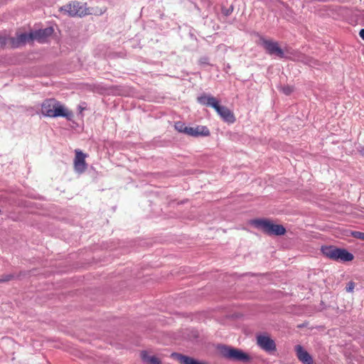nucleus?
I'll return each instance as SVG.
<instances>
[{"mask_svg": "<svg viewBox=\"0 0 364 364\" xmlns=\"http://www.w3.org/2000/svg\"><path fill=\"white\" fill-rule=\"evenodd\" d=\"M41 112L44 116L49 117H63L71 119L73 114L63 105L55 99L46 100L41 105Z\"/></svg>", "mask_w": 364, "mask_h": 364, "instance_id": "f257e3e1", "label": "nucleus"}, {"mask_svg": "<svg viewBox=\"0 0 364 364\" xmlns=\"http://www.w3.org/2000/svg\"><path fill=\"white\" fill-rule=\"evenodd\" d=\"M60 11L72 17H82L89 14H102L105 11V9H100V12H97L93 11L92 9L87 8L85 4H82L78 1H72L62 6Z\"/></svg>", "mask_w": 364, "mask_h": 364, "instance_id": "f03ea898", "label": "nucleus"}, {"mask_svg": "<svg viewBox=\"0 0 364 364\" xmlns=\"http://www.w3.org/2000/svg\"><path fill=\"white\" fill-rule=\"evenodd\" d=\"M321 252L326 257L336 261L350 262L354 258L353 254L346 250L334 246L322 247Z\"/></svg>", "mask_w": 364, "mask_h": 364, "instance_id": "7ed1b4c3", "label": "nucleus"}, {"mask_svg": "<svg viewBox=\"0 0 364 364\" xmlns=\"http://www.w3.org/2000/svg\"><path fill=\"white\" fill-rule=\"evenodd\" d=\"M251 223L269 235H283L286 232L282 225L274 224L269 220L257 219L252 220Z\"/></svg>", "mask_w": 364, "mask_h": 364, "instance_id": "20e7f679", "label": "nucleus"}, {"mask_svg": "<svg viewBox=\"0 0 364 364\" xmlns=\"http://www.w3.org/2000/svg\"><path fill=\"white\" fill-rule=\"evenodd\" d=\"M222 355L228 359L235 361L247 362L250 360V356L240 349L223 346L220 347Z\"/></svg>", "mask_w": 364, "mask_h": 364, "instance_id": "39448f33", "label": "nucleus"}, {"mask_svg": "<svg viewBox=\"0 0 364 364\" xmlns=\"http://www.w3.org/2000/svg\"><path fill=\"white\" fill-rule=\"evenodd\" d=\"M261 42L262 46L269 55H274L280 58L286 57L284 50L279 46L277 42L267 39H262Z\"/></svg>", "mask_w": 364, "mask_h": 364, "instance_id": "423d86ee", "label": "nucleus"}, {"mask_svg": "<svg viewBox=\"0 0 364 364\" xmlns=\"http://www.w3.org/2000/svg\"><path fill=\"white\" fill-rule=\"evenodd\" d=\"M257 343L262 350L267 352H272L276 350V344L274 341L268 336H257Z\"/></svg>", "mask_w": 364, "mask_h": 364, "instance_id": "0eeeda50", "label": "nucleus"}, {"mask_svg": "<svg viewBox=\"0 0 364 364\" xmlns=\"http://www.w3.org/2000/svg\"><path fill=\"white\" fill-rule=\"evenodd\" d=\"M53 33V28L52 27H48L30 33V38L31 40H36L39 43H44L47 38L50 36Z\"/></svg>", "mask_w": 364, "mask_h": 364, "instance_id": "6e6552de", "label": "nucleus"}, {"mask_svg": "<svg viewBox=\"0 0 364 364\" xmlns=\"http://www.w3.org/2000/svg\"><path fill=\"white\" fill-rule=\"evenodd\" d=\"M86 155L83 154L80 150H75V157L74 159V168L75 171L77 173H82L87 168L85 163Z\"/></svg>", "mask_w": 364, "mask_h": 364, "instance_id": "1a4fd4ad", "label": "nucleus"}, {"mask_svg": "<svg viewBox=\"0 0 364 364\" xmlns=\"http://www.w3.org/2000/svg\"><path fill=\"white\" fill-rule=\"evenodd\" d=\"M215 110L225 122L232 124L235 122L233 112L227 107L220 106L218 104Z\"/></svg>", "mask_w": 364, "mask_h": 364, "instance_id": "9d476101", "label": "nucleus"}, {"mask_svg": "<svg viewBox=\"0 0 364 364\" xmlns=\"http://www.w3.org/2000/svg\"><path fill=\"white\" fill-rule=\"evenodd\" d=\"M295 351L298 359L304 364H313V358L309 353L299 345L295 346Z\"/></svg>", "mask_w": 364, "mask_h": 364, "instance_id": "9b49d317", "label": "nucleus"}, {"mask_svg": "<svg viewBox=\"0 0 364 364\" xmlns=\"http://www.w3.org/2000/svg\"><path fill=\"white\" fill-rule=\"evenodd\" d=\"M198 101L201 105L211 107L214 109H215L218 105L219 104L218 101L215 97L206 95H203L202 96L198 97Z\"/></svg>", "mask_w": 364, "mask_h": 364, "instance_id": "f8f14e48", "label": "nucleus"}, {"mask_svg": "<svg viewBox=\"0 0 364 364\" xmlns=\"http://www.w3.org/2000/svg\"><path fill=\"white\" fill-rule=\"evenodd\" d=\"M171 357L173 359L178 360L181 364H206L205 363L199 362L196 360H194L192 358L183 355L181 354L176 353H172Z\"/></svg>", "mask_w": 364, "mask_h": 364, "instance_id": "ddd939ff", "label": "nucleus"}, {"mask_svg": "<svg viewBox=\"0 0 364 364\" xmlns=\"http://www.w3.org/2000/svg\"><path fill=\"white\" fill-rule=\"evenodd\" d=\"M141 357L143 361L147 364H161V361L158 358L149 355L146 351L141 352Z\"/></svg>", "mask_w": 364, "mask_h": 364, "instance_id": "4468645a", "label": "nucleus"}, {"mask_svg": "<svg viewBox=\"0 0 364 364\" xmlns=\"http://www.w3.org/2000/svg\"><path fill=\"white\" fill-rule=\"evenodd\" d=\"M195 128V132H196V136H208L210 134V132L208 129L205 127L203 126H197Z\"/></svg>", "mask_w": 364, "mask_h": 364, "instance_id": "2eb2a0df", "label": "nucleus"}, {"mask_svg": "<svg viewBox=\"0 0 364 364\" xmlns=\"http://www.w3.org/2000/svg\"><path fill=\"white\" fill-rule=\"evenodd\" d=\"M32 41L30 38V33L29 34L21 33V34L18 36V37H17V43L15 44V46H18L19 44L24 43H26V41Z\"/></svg>", "mask_w": 364, "mask_h": 364, "instance_id": "dca6fc26", "label": "nucleus"}, {"mask_svg": "<svg viewBox=\"0 0 364 364\" xmlns=\"http://www.w3.org/2000/svg\"><path fill=\"white\" fill-rule=\"evenodd\" d=\"M175 129L179 132L186 134L187 126L182 122H177L175 123Z\"/></svg>", "mask_w": 364, "mask_h": 364, "instance_id": "f3484780", "label": "nucleus"}, {"mask_svg": "<svg viewBox=\"0 0 364 364\" xmlns=\"http://www.w3.org/2000/svg\"><path fill=\"white\" fill-rule=\"evenodd\" d=\"M282 92L287 95H290L292 91H293V87H291V86H289V85H287V86H284L282 87Z\"/></svg>", "mask_w": 364, "mask_h": 364, "instance_id": "a211bd4d", "label": "nucleus"}, {"mask_svg": "<svg viewBox=\"0 0 364 364\" xmlns=\"http://www.w3.org/2000/svg\"><path fill=\"white\" fill-rule=\"evenodd\" d=\"M353 236L364 241V232L355 231L353 232Z\"/></svg>", "mask_w": 364, "mask_h": 364, "instance_id": "6ab92c4d", "label": "nucleus"}, {"mask_svg": "<svg viewBox=\"0 0 364 364\" xmlns=\"http://www.w3.org/2000/svg\"><path fill=\"white\" fill-rule=\"evenodd\" d=\"M186 134L189 135V136H196V132H195V128L194 127H187V129H186Z\"/></svg>", "mask_w": 364, "mask_h": 364, "instance_id": "aec40b11", "label": "nucleus"}, {"mask_svg": "<svg viewBox=\"0 0 364 364\" xmlns=\"http://www.w3.org/2000/svg\"><path fill=\"white\" fill-rule=\"evenodd\" d=\"M354 288H355L354 282H350L348 283L346 289L348 292H353Z\"/></svg>", "mask_w": 364, "mask_h": 364, "instance_id": "412c9836", "label": "nucleus"}, {"mask_svg": "<svg viewBox=\"0 0 364 364\" xmlns=\"http://www.w3.org/2000/svg\"><path fill=\"white\" fill-rule=\"evenodd\" d=\"M7 43V39L6 37L0 36V46H3L6 45Z\"/></svg>", "mask_w": 364, "mask_h": 364, "instance_id": "4be33fe9", "label": "nucleus"}, {"mask_svg": "<svg viewBox=\"0 0 364 364\" xmlns=\"http://www.w3.org/2000/svg\"><path fill=\"white\" fill-rule=\"evenodd\" d=\"M11 277V275H6L2 278H0V282L9 281L10 280Z\"/></svg>", "mask_w": 364, "mask_h": 364, "instance_id": "5701e85b", "label": "nucleus"}, {"mask_svg": "<svg viewBox=\"0 0 364 364\" xmlns=\"http://www.w3.org/2000/svg\"><path fill=\"white\" fill-rule=\"evenodd\" d=\"M360 37L364 40V28H362L359 32Z\"/></svg>", "mask_w": 364, "mask_h": 364, "instance_id": "b1692460", "label": "nucleus"}, {"mask_svg": "<svg viewBox=\"0 0 364 364\" xmlns=\"http://www.w3.org/2000/svg\"><path fill=\"white\" fill-rule=\"evenodd\" d=\"M361 153H362L363 155H364V151L363 150L361 151Z\"/></svg>", "mask_w": 364, "mask_h": 364, "instance_id": "393cba45", "label": "nucleus"}]
</instances>
